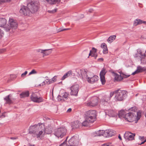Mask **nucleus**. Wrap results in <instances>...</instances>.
Listing matches in <instances>:
<instances>
[{
  "label": "nucleus",
  "instance_id": "1",
  "mask_svg": "<svg viewBox=\"0 0 146 146\" xmlns=\"http://www.w3.org/2000/svg\"><path fill=\"white\" fill-rule=\"evenodd\" d=\"M38 5L37 3L32 2L28 4L27 7L23 6L20 10V12L24 15L29 16L31 13H35L37 11Z\"/></svg>",
  "mask_w": 146,
  "mask_h": 146
},
{
  "label": "nucleus",
  "instance_id": "2",
  "mask_svg": "<svg viewBox=\"0 0 146 146\" xmlns=\"http://www.w3.org/2000/svg\"><path fill=\"white\" fill-rule=\"evenodd\" d=\"M44 129V124L39 123L36 125L31 126L29 129L30 133H35L38 138L41 139L45 133Z\"/></svg>",
  "mask_w": 146,
  "mask_h": 146
},
{
  "label": "nucleus",
  "instance_id": "3",
  "mask_svg": "<svg viewBox=\"0 0 146 146\" xmlns=\"http://www.w3.org/2000/svg\"><path fill=\"white\" fill-rule=\"evenodd\" d=\"M124 119L126 121L129 122L133 121L136 118L138 121L140 118L141 116V113L139 112H137V116L136 117V115L133 112H129L126 114Z\"/></svg>",
  "mask_w": 146,
  "mask_h": 146
},
{
  "label": "nucleus",
  "instance_id": "4",
  "mask_svg": "<svg viewBox=\"0 0 146 146\" xmlns=\"http://www.w3.org/2000/svg\"><path fill=\"white\" fill-rule=\"evenodd\" d=\"M66 132L67 130L65 127L62 126L55 129L54 134L58 138H62L65 135Z\"/></svg>",
  "mask_w": 146,
  "mask_h": 146
},
{
  "label": "nucleus",
  "instance_id": "5",
  "mask_svg": "<svg viewBox=\"0 0 146 146\" xmlns=\"http://www.w3.org/2000/svg\"><path fill=\"white\" fill-rule=\"evenodd\" d=\"M115 92L116 94L115 98L116 101L123 100L126 96V92L125 91L119 90L115 91Z\"/></svg>",
  "mask_w": 146,
  "mask_h": 146
},
{
  "label": "nucleus",
  "instance_id": "6",
  "mask_svg": "<svg viewBox=\"0 0 146 146\" xmlns=\"http://www.w3.org/2000/svg\"><path fill=\"white\" fill-rule=\"evenodd\" d=\"M87 119L89 121L94 122L96 120V111L95 110H90L86 113Z\"/></svg>",
  "mask_w": 146,
  "mask_h": 146
},
{
  "label": "nucleus",
  "instance_id": "7",
  "mask_svg": "<svg viewBox=\"0 0 146 146\" xmlns=\"http://www.w3.org/2000/svg\"><path fill=\"white\" fill-rule=\"evenodd\" d=\"M30 98L31 100L36 103H39L43 101L42 98L39 95V94L38 92L33 93L30 96Z\"/></svg>",
  "mask_w": 146,
  "mask_h": 146
},
{
  "label": "nucleus",
  "instance_id": "8",
  "mask_svg": "<svg viewBox=\"0 0 146 146\" xmlns=\"http://www.w3.org/2000/svg\"><path fill=\"white\" fill-rule=\"evenodd\" d=\"M79 141V139L78 136L72 137L68 141V146H77L78 145Z\"/></svg>",
  "mask_w": 146,
  "mask_h": 146
},
{
  "label": "nucleus",
  "instance_id": "9",
  "mask_svg": "<svg viewBox=\"0 0 146 146\" xmlns=\"http://www.w3.org/2000/svg\"><path fill=\"white\" fill-rule=\"evenodd\" d=\"M69 94L67 92H64L61 93L60 92L57 97L58 101L62 102L67 100L69 98Z\"/></svg>",
  "mask_w": 146,
  "mask_h": 146
},
{
  "label": "nucleus",
  "instance_id": "10",
  "mask_svg": "<svg viewBox=\"0 0 146 146\" xmlns=\"http://www.w3.org/2000/svg\"><path fill=\"white\" fill-rule=\"evenodd\" d=\"M6 20L3 18H0V27L4 28L5 31L8 32L11 29V28L9 25H6Z\"/></svg>",
  "mask_w": 146,
  "mask_h": 146
},
{
  "label": "nucleus",
  "instance_id": "11",
  "mask_svg": "<svg viewBox=\"0 0 146 146\" xmlns=\"http://www.w3.org/2000/svg\"><path fill=\"white\" fill-rule=\"evenodd\" d=\"M98 104V98L94 97L92 98L91 100L88 101L86 103V105L89 106H95Z\"/></svg>",
  "mask_w": 146,
  "mask_h": 146
},
{
  "label": "nucleus",
  "instance_id": "12",
  "mask_svg": "<svg viewBox=\"0 0 146 146\" xmlns=\"http://www.w3.org/2000/svg\"><path fill=\"white\" fill-rule=\"evenodd\" d=\"M54 127V122L53 121H52L50 123H47L46 127L45 128V132L47 134H50L52 132Z\"/></svg>",
  "mask_w": 146,
  "mask_h": 146
},
{
  "label": "nucleus",
  "instance_id": "13",
  "mask_svg": "<svg viewBox=\"0 0 146 146\" xmlns=\"http://www.w3.org/2000/svg\"><path fill=\"white\" fill-rule=\"evenodd\" d=\"M8 24L11 29H15L17 28L18 25L17 21L12 17L9 18Z\"/></svg>",
  "mask_w": 146,
  "mask_h": 146
},
{
  "label": "nucleus",
  "instance_id": "14",
  "mask_svg": "<svg viewBox=\"0 0 146 146\" xmlns=\"http://www.w3.org/2000/svg\"><path fill=\"white\" fill-rule=\"evenodd\" d=\"M79 86L78 85L76 84L70 87L71 90L70 94L71 95L77 96L79 91Z\"/></svg>",
  "mask_w": 146,
  "mask_h": 146
},
{
  "label": "nucleus",
  "instance_id": "15",
  "mask_svg": "<svg viewBox=\"0 0 146 146\" xmlns=\"http://www.w3.org/2000/svg\"><path fill=\"white\" fill-rule=\"evenodd\" d=\"M114 76L115 80L117 81H119L122 80L123 78H127L129 77L130 75H126L121 73H120V75L114 73Z\"/></svg>",
  "mask_w": 146,
  "mask_h": 146
},
{
  "label": "nucleus",
  "instance_id": "16",
  "mask_svg": "<svg viewBox=\"0 0 146 146\" xmlns=\"http://www.w3.org/2000/svg\"><path fill=\"white\" fill-rule=\"evenodd\" d=\"M115 93V91L111 92L110 93V96H105L103 98V99L101 101L100 103L103 105H105L107 103L108 101L110 100Z\"/></svg>",
  "mask_w": 146,
  "mask_h": 146
},
{
  "label": "nucleus",
  "instance_id": "17",
  "mask_svg": "<svg viewBox=\"0 0 146 146\" xmlns=\"http://www.w3.org/2000/svg\"><path fill=\"white\" fill-rule=\"evenodd\" d=\"M107 72V71L106 69L103 68L100 73V80L102 84H104L106 82L105 75Z\"/></svg>",
  "mask_w": 146,
  "mask_h": 146
},
{
  "label": "nucleus",
  "instance_id": "18",
  "mask_svg": "<svg viewBox=\"0 0 146 146\" xmlns=\"http://www.w3.org/2000/svg\"><path fill=\"white\" fill-rule=\"evenodd\" d=\"M76 72L77 73L76 76L79 78H83L84 75L86 73V71L84 69H80L78 68L76 69Z\"/></svg>",
  "mask_w": 146,
  "mask_h": 146
},
{
  "label": "nucleus",
  "instance_id": "19",
  "mask_svg": "<svg viewBox=\"0 0 146 146\" xmlns=\"http://www.w3.org/2000/svg\"><path fill=\"white\" fill-rule=\"evenodd\" d=\"M135 134L129 132H126L124 135V137L127 141L132 140L134 139Z\"/></svg>",
  "mask_w": 146,
  "mask_h": 146
},
{
  "label": "nucleus",
  "instance_id": "20",
  "mask_svg": "<svg viewBox=\"0 0 146 146\" xmlns=\"http://www.w3.org/2000/svg\"><path fill=\"white\" fill-rule=\"evenodd\" d=\"M115 133L113 130L108 129L104 131V136L106 137H111L114 135Z\"/></svg>",
  "mask_w": 146,
  "mask_h": 146
},
{
  "label": "nucleus",
  "instance_id": "21",
  "mask_svg": "<svg viewBox=\"0 0 146 146\" xmlns=\"http://www.w3.org/2000/svg\"><path fill=\"white\" fill-rule=\"evenodd\" d=\"M94 75L93 74L89 72H87L83 76V80L88 82V81H90V78L93 76Z\"/></svg>",
  "mask_w": 146,
  "mask_h": 146
},
{
  "label": "nucleus",
  "instance_id": "22",
  "mask_svg": "<svg viewBox=\"0 0 146 146\" xmlns=\"http://www.w3.org/2000/svg\"><path fill=\"white\" fill-rule=\"evenodd\" d=\"M146 70V67H142L140 66H138L137 67V70L132 74V75H134L135 74L141 72Z\"/></svg>",
  "mask_w": 146,
  "mask_h": 146
},
{
  "label": "nucleus",
  "instance_id": "23",
  "mask_svg": "<svg viewBox=\"0 0 146 146\" xmlns=\"http://www.w3.org/2000/svg\"><path fill=\"white\" fill-rule=\"evenodd\" d=\"M97 49L93 47L92 50L90 51V52L89 54V56H91L92 57H94L96 59L98 56L97 52Z\"/></svg>",
  "mask_w": 146,
  "mask_h": 146
},
{
  "label": "nucleus",
  "instance_id": "24",
  "mask_svg": "<svg viewBox=\"0 0 146 146\" xmlns=\"http://www.w3.org/2000/svg\"><path fill=\"white\" fill-rule=\"evenodd\" d=\"M145 54V53H143L142 50L140 49H138L137 50V53L134 55L135 57H139L140 58Z\"/></svg>",
  "mask_w": 146,
  "mask_h": 146
},
{
  "label": "nucleus",
  "instance_id": "25",
  "mask_svg": "<svg viewBox=\"0 0 146 146\" xmlns=\"http://www.w3.org/2000/svg\"><path fill=\"white\" fill-rule=\"evenodd\" d=\"M142 23L146 24V21H143L139 19H137L134 21V26H136L138 25L141 24Z\"/></svg>",
  "mask_w": 146,
  "mask_h": 146
},
{
  "label": "nucleus",
  "instance_id": "26",
  "mask_svg": "<svg viewBox=\"0 0 146 146\" xmlns=\"http://www.w3.org/2000/svg\"><path fill=\"white\" fill-rule=\"evenodd\" d=\"M81 123L78 121H75L72 123V128H77L79 127Z\"/></svg>",
  "mask_w": 146,
  "mask_h": 146
},
{
  "label": "nucleus",
  "instance_id": "27",
  "mask_svg": "<svg viewBox=\"0 0 146 146\" xmlns=\"http://www.w3.org/2000/svg\"><path fill=\"white\" fill-rule=\"evenodd\" d=\"M126 113H127L124 110H121L119 112V117L121 118H123L124 119Z\"/></svg>",
  "mask_w": 146,
  "mask_h": 146
},
{
  "label": "nucleus",
  "instance_id": "28",
  "mask_svg": "<svg viewBox=\"0 0 146 146\" xmlns=\"http://www.w3.org/2000/svg\"><path fill=\"white\" fill-rule=\"evenodd\" d=\"M11 95L10 94L4 98V100L6 101V103L10 104L12 103V101L11 99Z\"/></svg>",
  "mask_w": 146,
  "mask_h": 146
},
{
  "label": "nucleus",
  "instance_id": "29",
  "mask_svg": "<svg viewBox=\"0 0 146 146\" xmlns=\"http://www.w3.org/2000/svg\"><path fill=\"white\" fill-rule=\"evenodd\" d=\"M104 131L102 130H100L97 131H96L93 133V135L95 136H101L103 135L104 136Z\"/></svg>",
  "mask_w": 146,
  "mask_h": 146
},
{
  "label": "nucleus",
  "instance_id": "30",
  "mask_svg": "<svg viewBox=\"0 0 146 146\" xmlns=\"http://www.w3.org/2000/svg\"><path fill=\"white\" fill-rule=\"evenodd\" d=\"M101 46L103 49V53L104 54H106L108 53V49L106 44L103 43L101 44Z\"/></svg>",
  "mask_w": 146,
  "mask_h": 146
},
{
  "label": "nucleus",
  "instance_id": "31",
  "mask_svg": "<svg viewBox=\"0 0 146 146\" xmlns=\"http://www.w3.org/2000/svg\"><path fill=\"white\" fill-rule=\"evenodd\" d=\"M72 74V72L71 70H70L65 74L61 78L62 80H64L66 78L69 77Z\"/></svg>",
  "mask_w": 146,
  "mask_h": 146
},
{
  "label": "nucleus",
  "instance_id": "32",
  "mask_svg": "<svg viewBox=\"0 0 146 146\" xmlns=\"http://www.w3.org/2000/svg\"><path fill=\"white\" fill-rule=\"evenodd\" d=\"M98 77L96 75H93V76L90 79V81H88V82L92 83L94 82L97 81L98 79Z\"/></svg>",
  "mask_w": 146,
  "mask_h": 146
},
{
  "label": "nucleus",
  "instance_id": "33",
  "mask_svg": "<svg viewBox=\"0 0 146 146\" xmlns=\"http://www.w3.org/2000/svg\"><path fill=\"white\" fill-rule=\"evenodd\" d=\"M52 51V49L44 50L43 57L44 56L49 55L51 53Z\"/></svg>",
  "mask_w": 146,
  "mask_h": 146
},
{
  "label": "nucleus",
  "instance_id": "34",
  "mask_svg": "<svg viewBox=\"0 0 146 146\" xmlns=\"http://www.w3.org/2000/svg\"><path fill=\"white\" fill-rule=\"evenodd\" d=\"M46 1L50 4H54L59 3L60 0H46Z\"/></svg>",
  "mask_w": 146,
  "mask_h": 146
},
{
  "label": "nucleus",
  "instance_id": "35",
  "mask_svg": "<svg viewBox=\"0 0 146 146\" xmlns=\"http://www.w3.org/2000/svg\"><path fill=\"white\" fill-rule=\"evenodd\" d=\"M106 113H108L107 114L110 117H114L116 115L117 113L114 111L112 110H110L106 112Z\"/></svg>",
  "mask_w": 146,
  "mask_h": 146
},
{
  "label": "nucleus",
  "instance_id": "36",
  "mask_svg": "<svg viewBox=\"0 0 146 146\" xmlns=\"http://www.w3.org/2000/svg\"><path fill=\"white\" fill-rule=\"evenodd\" d=\"M91 121H90L87 119V118L86 117V119L85 121H84L82 123V125L84 126H87L89 125V123H92Z\"/></svg>",
  "mask_w": 146,
  "mask_h": 146
},
{
  "label": "nucleus",
  "instance_id": "37",
  "mask_svg": "<svg viewBox=\"0 0 146 146\" xmlns=\"http://www.w3.org/2000/svg\"><path fill=\"white\" fill-rule=\"evenodd\" d=\"M116 37L115 35L111 36L108 39V41L110 43H111L115 39Z\"/></svg>",
  "mask_w": 146,
  "mask_h": 146
},
{
  "label": "nucleus",
  "instance_id": "38",
  "mask_svg": "<svg viewBox=\"0 0 146 146\" xmlns=\"http://www.w3.org/2000/svg\"><path fill=\"white\" fill-rule=\"evenodd\" d=\"M29 95V93L28 91H27L22 93L20 94L21 98H23L28 97Z\"/></svg>",
  "mask_w": 146,
  "mask_h": 146
},
{
  "label": "nucleus",
  "instance_id": "39",
  "mask_svg": "<svg viewBox=\"0 0 146 146\" xmlns=\"http://www.w3.org/2000/svg\"><path fill=\"white\" fill-rule=\"evenodd\" d=\"M140 58L141 63H146V56L145 54Z\"/></svg>",
  "mask_w": 146,
  "mask_h": 146
},
{
  "label": "nucleus",
  "instance_id": "40",
  "mask_svg": "<svg viewBox=\"0 0 146 146\" xmlns=\"http://www.w3.org/2000/svg\"><path fill=\"white\" fill-rule=\"evenodd\" d=\"M45 81L46 82V84H50L52 83H53L52 82V79H46L45 80Z\"/></svg>",
  "mask_w": 146,
  "mask_h": 146
},
{
  "label": "nucleus",
  "instance_id": "41",
  "mask_svg": "<svg viewBox=\"0 0 146 146\" xmlns=\"http://www.w3.org/2000/svg\"><path fill=\"white\" fill-rule=\"evenodd\" d=\"M37 73V72L35 70H32L29 74V75H30L33 74H35Z\"/></svg>",
  "mask_w": 146,
  "mask_h": 146
},
{
  "label": "nucleus",
  "instance_id": "42",
  "mask_svg": "<svg viewBox=\"0 0 146 146\" xmlns=\"http://www.w3.org/2000/svg\"><path fill=\"white\" fill-rule=\"evenodd\" d=\"M36 51L38 52H40L41 53L43 54L44 52V50H42L40 49H37L36 50Z\"/></svg>",
  "mask_w": 146,
  "mask_h": 146
},
{
  "label": "nucleus",
  "instance_id": "43",
  "mask_svg": "<svg viewBox=\"0 0 146 146\" xmlns=\"http://www.w3.org/2000/svg\"><path fill=\"white\" fill-rule=\"evenodd\" d=\"M4 35L3 31L0 29V39Z\"/></svg>",
  "mask_w": 146,
  "mask_h": 146
},
{
  "label": "nucleus",
  "instance_id": "44",
  "mask_svg": "<svg viewBox=\"0 0 146 146\" xmlns=\"http://www.w3.org/2000/svg\"><path fill=\"white\" fill-rule=\"evenodd\" d=\"M57 77V76H55L52 78L51 79L52 80V81L53 83L54 82L56 81Z\"/></svg>",
  "mask_w": 146,
  "mask_h": 146
},
{
  "label": "nucleus",
  "instance_id": "45",
  "mask_svg": "<svg viewBox=\"0 0 146 146\" xmlns=\"http://www.w3.org/2000/svg\"><path fill=\"white\" fill-rule=\"evenodd\" d=\"M57 10L56 9H54L52 11H48V12L50 13H54L56 12Z\"/></svg>",
  "mask_w": 146,
  "mask_h": 146
},
{
  "label": "nucleus",
  "instance_id": "46",
  "mask_svg": "<svg viewBox=\"0 0 146 146\" xmlns=\"http://www.w3.org/2000/svg\"><path fill=\"white\" fill-rule=\"evenodd\" d=\"M9 0H0V4H1L2 3L8 2Z\"/></svg>",
  "mask_w": 146,
  "mask_h": 146
},
{
  "label": "nucleus",
  "instance_id": "47",
  "mask_svg": "<svg viewBox=\"0 0 146 146\" xmlns=\"http://www.w3.org/2000/svg\"><path fill=\"white\" fill-rule=\"evenodd\" d=\"M110 144V143H108L102 145V146H109Z\"/></svg>",
  "mask_w": 146,
  "mask_h": 146
},
{
  "label": "nucleus",
  "instance_id": "48",
  "mask_svg": "<svg viewBox=\"0 0 146 146\" xmlns=\"http://www.w3.org/2000/svg\"><path fill=\"white\" fill-rule=\"evenodd\" d=\"M5 113H4L3 114H1V111H0V117H5L4 114Z\"/></svg>",
  "mask_w": 146,
  "mask_h": 146
},
{
  "label": "nucleus",
  "instance_id": "49",
  "mask_svg": "<svg viewBox=\"0 0 146 146\" xmlns=\"http://www.w3.org/2000/svg\"><path fill=\"white\" fill-rule=\"evenodd\" d=\"M68 144H66L65 142H63L61 144L60 146H69Z\"/></svg>",
  "mask_w": 146,
  "mask_h": 146
},
{
  "label": "nucleus",
  "instance_id": "50",
  "mask_svg": "<svg viewBox=\"0 0 146 146\" xmlns=\"http://www.w3.org/2000/svg\"><path fill=\"white\" fill-rule=\"evenodd\" d=\"M5 51V49L3 48L0 49V54L3 53Z\"/></svg>",
  "mask_w": 146,
  "mask_h": 146
},
{
  "label": "nucleus",
  "instance_id": "51",
  "mask_svg": "<svg viewBox=\"0 0 146 146\" xmlns=\"http://www.w3.org/2000/svg\"><path fill=\"white\" fill-rule=\"evenodd\" d=\"M27 73V71H25L24 73H23L21 74V77H24L25 76Z\"/></svg>",
  "mask_w": 146,
  "mask_h": 146
},
{
  "label": "nucleus",
  "instance_id": "52",
  "mask_svg": "<svg viewBox=\"0 0 146 146\" xmlns=\"http://www.w3.org/2000/svg\"><path fill=\"white\" fill-rule=\"evenodd\" d=\"M70 28H67V29H60V30L59 31H64L68 30H70Z\"/></svg>",
  "mask_w": 146,
  "mask_h": 146
},
{
  "label": "nucleus",
  "instance_id": "53",
  "mask_svg": "<svg viewBox=\"0 0 146 146\" xmlns=\"http://www.w3.org/2000/svg\"><path fill=\"white\" fill-rule=\"evenodd\" d=\"M135 107H133L131 109H129V110H131V111L134 110L135 111Z\"/></svg>",
  "mask_w": 146,
  "mask_h": 146
},
{
  "label": "nucleus",
  "instance_id": "54",
  "mask_svg": "<svg viewBox=\"0 0 146 146\" xmlns=\"http://www.w3.org/2000/svg\"><path fill=\"white\" fill-rule=\"evenodd\" d=\"M46 83V82L45 81V80L44 81H43L40 84V86H43V85H44Z\"/></svg>",
  "mask_w": 146,
  "mask_h": 146
},
{
  "label": "nucleus",
  "instance_id": "55",
  "mask_svg": "<svg viewBox=\"0 0 146 146\" xmlns=\"http://www.w3.org/2000/svg\"><path fill=\"white\" fill-rule=\"evenodd\" d=\"M140 138L142 141L145 138L144 136L140 137Z\"/></svg>",
  "mask_w": 146,
  "mask_h": 146
},
{
  "label": "nucleus",
  "instance_id": "56",
  "mask_svg": "<svg viewBox=\"0 0 146 146\" xmlns=\"http://www.w3.org/2000/svg\"><path fill=\"white\" fill-rule=\"evenodd\" d=\"M10 139H11L14 140L17 139V138L16 137H11Z\"/></svg>",
  "mask_w": 146,
  "mask_h": 146
},
{
  "label": "nucleus",
  "instance_id": "57",
  "mask_svg": "<svg viewBox=\"0 0 146 146\" xmlns=\"http://www.w3.org/2000/svg\"><path fill=\"white\" fill-rule=\"evenodd\" d=\"M72 110V109L71 108H69L68 109V110H67V112H70Z\"/></svg>",
  "mask_w": 146,
  "mask_h": 146
},
{
  "label": "nucleus",
  "instance_id": "58",
  "mask_svg": "<svg viewBox=\"0 0 146 146\" xmlns=\"http://www.w3.org/2000/svg\"><path fill=\"white\" fill-rule=\"evenodd\" d=\"M99 61H103V59L102 58H100L98 59Z\"/></svg>",
  "mask_w": 146,
  "mask_h": 146
},
{
  "label": "nucleus",
  "instance_id": "59",
  "mask_svg": "<svg viewBox=\"0 0 146 146\" xmlns=\"http://www.w3.org/2000/svg\"><path fill=\"white\" fill-rule=\"evenodd\" d=\"M118 138H119V139L120 140H121L122 139H121V137L120 135H119L118 136Z\"/></svg>",
  "mask_w": 146,
  "mask_h": 146
},
{
  "label": "nucleus",
  "instance_id": "60",
  "mask_svg": "<svg viewBox=\"0 0 146 146\" xmlns=\"http://www.w3.org/2000/svg\"><path fill=\"white\" fill-rule=\"evenodd\" d=\"M28 146H34V145L33 144H29L28 145Z\"/></svg>",
  "mask_w": 146,
  "mask_h": 146
},
{
  "label": "nucleus",
  "instance_id": "61",
  "mask_svg": "<svg viewBox=\"0 0 146 146\" xmlns=\"http://www.w3.org/2000/svg\"><path fill=\"white\" fill-rule=\"evenodd\" d=\"M92 11H93V10L92 9H90L89 10V11L90 12H92Z\"/></svg>",
  "mask_w": 146,
  "mask_h": 146
},
{
  "label": "nucleus",
  "instance_id": "62",
  "mask_svg": "<svg viewBox=\"0 0 146 146\" xmlns=\"http://www.w3.org/2000/svg\"><path fill=\"white\" fill-rule=\"evenodd\" d=\"M137 94L136 95V96H137Z\"/></svg>",
  "mask_w": 146,
  "mask_h": 146
},
{
  "label": "nucleus",
  "instance_id": "63",
  "mask_svg": "<svg viewBox=\"0 0 146 146\" xmlns=\"http://www.w3.org/2000/svg\"><path fill=\"white\" fill-rule=\"evenodd\" d=\"M1 123H0V125H1Z\"/></svg>",
  "mask_w": 146,
  "mask_h": 146
}]
</instances>
